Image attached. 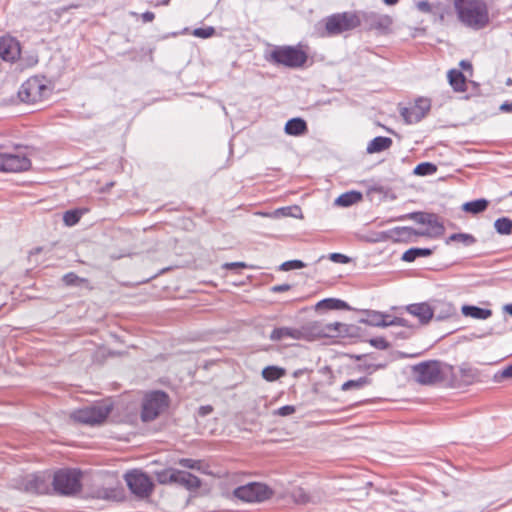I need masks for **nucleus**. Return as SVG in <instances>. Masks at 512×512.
I'll return each instance as SVG.
<instances>
[{
  "label": "nucleus",
  "mask_w": 512,
  "mask_h": 512,
  "mask_svg": "<svg viewBox=\"0 0 512 512\" xmlns=\"http://www.w3.org/2000/svg\"><path fill=\"white\" fill-rule=\"evenodd\" d=\"M459 21L468 28L481 30L490 21L488 6L483 0H454Z\"/></svg>",
  "instance_id": "f257e3e1"
},
{
  "label": "nucleus",
  "mask_w": 512,
  "mask_h": 512,
  "mask_svg": "<svg viewBox=\"0 0 512 512\" xmlns=\"http://www.w3.org/2000/svg\"><path fill=\"white\" fill-rule=\"evenodd\" d=\"M338 322L324 323L320 321H311L300 328L290 329V338L298 340L313 341L323 337H333L340 332Z\"/></svg>",
  "instance_id": "f03ea898"
},
{
  "label": "nucleus",
  "mask_w": 512,
  "mask_h": 512,
  "mask_svg": "<svg viewBox=\"0 0 512 512\" xmlns=\"http://www.w3.org/2000/svg\"><path fill=\"white\" fill-rule=\"evenodd\" d=\"M410 219L418 224L426 226L425 229L416 230L419 236L436 237L444 232V226L440 222L439 217L433 213L412 212L398 217L396 220L403 221Z\"/></svg>",
  "instance_id": "7ed1b4c3"
},
{
  "label": "nucleus",
  "mask_w": 512,
  "mask_h": 512,
  "mask_svg": "<svg viewBox=\"0 0 512 512\" xmlns=\"http://www.w3.org/2000/svg\"><path fill=\"white\" fill-rule=\"evenodd\" d=\"M81 473L76 470L62 469L57 471L51 483L56 492L62 495H72L80 491Z\"/></svg>",
  "instance_id": "20e7f679"
},
{
  "label": "nucleus",
  "mask_w": 512,
  "mask_h": 512,
  "mask_svg": "<svg viewBox=\"0 0 512 512\" xmlns=\"http://www.w3.org/2000/svg\"><path fill=\"white\" fill-rule=\"evenodd\" d=\"M324 21L326 34L329 36L352 30L361 25L360 16L353 12L333 14Z\"/></svg>",
  "instance_id": "39448f33"
},
{
  "label": "nucleus",
  "mask_w": 512,
  "mask_h": 512,
  "mask_svg": "<svg viewBox=\"0 0 512 512\" xmlns=\"http://www.w3.org/2000/svg\"><path fill=\"white\" fill-rule=\"evenodd\" d=\"M48 93V87L39 77H31L26 80L18 91L19 99L28 104L42 101Z\"/></svg>",
  "instance_id": "423d86ee"
},
{
  "label": "nucleus",
  "mask_w": 512,
  "mask_h": 512,
  "mask_svg": "<svg viewBox=\"0 0 512 512\" xmlns=\"http://www.w3.org/2000/svg\"><path fill=\"white\" fill-rule=\"evenodd\" d=\"M31 161L26 153L20 147L15 148L14 152L0 151V171L1 172H21L28 170Z\"/></svg>",
  "instance_id": "0eeeda50"
},
{
  "label": "nucleus",
  "mask_w": 512,
  "mask_h": 512,
  "mask_svg": "<svg viewBox=\"0 0 512 512\" xmlns=\"http://www.w3.org/2000/svg\"><path fill=\"white\" fill-rule=\"evenodd\" d=\"M111 410V404L102 403L76 410L73 412L72 417L78 422L95 425L102 423L108 417Z\"/></svg>",
  "instance_id": "6e6552de"
},
{
  "label": "nucleus",
  "mask_w": 512,
  "mask_h": 512,
  "mask_svg": "<svg viewBox=\"0 0 512 512\" xmlns=\"http://www.w3.org/2000/svg\"><path fill=\"white\" fill-rule=\"evenodd\" d=\"M167 405V395L164 392L156 391L147 395L142 404V420L145 422L154 420Z\"/></svg>",
  "instance_id": "1a4fd4ad"
},
{
  "label": "nucleus",
  "mask_w": 512,
  "mask_h": 512,
  "mask_svg": "<svg viewBox=\"0 0 512 512\" xmlns=\"http://www.w3.org/2000/svg\"><path fill=\"white\" fill-rule=\"evenodd\" d=\"M125 481L133 494L140 498L148 497L153 491V483L148 475L138 470L125 474Z\"/></svg>",
  "instance_id": "9d476101"
},
{
  "label": "nucleus",
  "mask_w": 512,
  "mask_h": 512,
  "mask_svg": "<svg viewBox=\"0 0 512 512\" xmlns=\"http://www.w3.org/2000/svg\"><path fill=\"white\" fill-rule=\"evenodd\" d=\"M270 495L268 487L262 483H249L234 490V496L245 502H262Z\"/></svg>",
  "instance_id": "9b49d317"
},
{
  "label": "nucleus",
  "mask_w": 512,
  "mask_h": 512,
  "mask_svg": "<svg viewBox=\"0 0 512 512\" xmlns=\"http://www.w3.org/2000/svg\"><path fill=\"white\" fill-rule=\"evenodd\" d=\"M51 479L49 473L30 474L23 478L20 488L29 493L46 494L50 491Z\"/></svg>",
  "instance_id": "f8f14e48"
},
{
  "label": "nucleus",
  "mask_w": 512,
  "mask_h": 512,
  "mask_svg": "<svg viewBox=\"0 0 512 512\" xmlns=\"http://www.w3.org/2000/svg\"><path fill=\"white\" fill-rule=\"evenodd\" d=\"M413 374L417 382L432 384L441 379V369L437 361L422 362L413 367Z\"/></svg>",
  "instance_id": "ddd939ff"
},
{
  "label": "nucleus",
  "mask_w": 512,
  "mask_h": 512,
  "mask_svg": "<svg viewBox=\"0 0 512 512\" xmlns=\"http://www.w3.org/2000/svg\"><path fill=\"white\" fill-rule=\"evenodd\" d=\"M361 24L369 30H377L380 33H387L392 25V18L377 12H360Z\"/></svg>",
  "instance_id": "4468645a"
},
{
  "label": "nucleus",
  "mask_w": 512,
  "mask_h": 512,
  "mask_svg": "<svg viewBox=\"0 0 512 512\" xmlns=\"http://www.w3.org/2000/svg\"><path fill=\"white\" fill-rule=\"evenodd\" d=\"M430 107L431 103L429 99L419 98L410 107L403 108L401 115L406 123H417L425 117V115L430 110Z\"/></svg>",
  "instance_id": "2eb2a0df"
},
{
  "label": "nucleus",
  "mask_w": 512,
  "mask_h": 512,
  "mask_svg": "<svg viewBox=\"0 0 512 512\" xmlns=\"http://www.w3.org/2000/svg\"><path fill=\"white\" fill-rule=\"evenodd\" d=\"M21 49L19 42L10 36L0 38V57L4 61L14 62L20 56Z\"/></svg>",
  "instance_id": "dca6fc26"
},
{
  "label": "nucleus",
  "mask_w": 512,
  "mask_h": 512,
  "mask_svg": "<svg viewBox=\"0 0 512 512\" xmlns=\"http://www.w3.org/2000/svg\"><path fill=\"white\" fill-rule=\"evenodd\" d=\"M405 310L410 315L417 318L419 323L422 325L428 324L431 321V319L434 317V310L431 307V304H429L427 302L414 303V304L407 305L405 307Z\"/></svg>",
  "instance_id": "f3484780"
},
{
  "label": "nucleus",
  "mask_w": 512,
  "mask_h": 512,
  "mask_svg": "<svg viewBox=\"0 0 512 512\" xmlns=\"http://www.w3.org/2000/svg\"><path fill=\"white\" fill-rule=\"evenodd\" d=\"M313 63L306 45L290 46V68H302Z\"/></svg>",
  "instance_id": "a211bd4d"
},
{
  "label": "nucleus",
  "mask_w": 512,
  "mask_h": 512,
  "mask_svg": "<svg viewBox=\"0 0 512 512\" xmlns=\"http://www.w3.org/2000/svg\"><path fill=\"white\" fill-rule=\"evenodd\" d=\"M386 235L394 242H412L419 237L416 229L407 226L392 228L386 232Z\"/></svg>",
  "instance_id": "6ab92c4d"
},
{
  "label": "nucleus",
  "mask_w": 512,
  "mask_h": 512,
  "mask_svg": "<svg viewBox=\"0 0 512 512\" xmlns=\"http://www.w3.org/2000/svg\"><path fill=\"white\" fill-rule=\"evenodd\" d=\"M174 484H178L187 490H197L201 486V480L190 472L175 469Z\"/></svg>",
  "instance_id": "aec40b11"
},
{
  "label": "nucleus",
  "mask_w": 512,
  "mask_h": 512,
  "mask_svg": "<svg viewBox=\"0 0 512 512\" xmlns=\"http://www.w3.org/2000/svg\"><path fill=\"white\" fill-rule=\"evenodd\" d=\"M431 307L434 310L436 320H445L456 314L455 306L447 301H435Z\"/></svg>",
  "instance_id": "412c9836"
},
{
  "label": "nucleus",
  "mask_w": 512,
  "mask_h": 512,
  "mask_svg": "<svg viewBox=\"0 0 512 512\" xmlns=\"http://www.w3.org/2000/svg\"><path fill=\"white\" fill-rule=\"evenodd\" d=\"M392 145V139L389 137L378 136L372 139L366 148L369 154L379 153L387 150Z\"/></svg>",
  "instance_id": "4be33fe9"
},
{
  "label": "nucleus",
  "mask_w": 512,
  "mask_h": 512,
  "mask_svg": "<svg viewBox=\"0 0 512 512\" xmlns=\"http://www.w3.org/2000/svg\"><path fill=\"white\" fill-rule=\"evenodd\" d=\"M461 312L466 317H472L480 320H485L492 315V311L490 309H484L472 305H463Z\"/></svg>",
  "instance_id": "5701e85b"
},
{
  "label": "nucleus",
  "mask_w": 512,
  "mask_h": 512,
  "mask_svg": "<svg viewBox=\"0 0 512 512\" xmlns=\"http://www.w3.org/2000/svg\"><path fill=\"white\" fill-rule=\"evenodd\" d=\"M448 80L449 84L456 92H464L466 90V79L461 71L451 69L448 72Z\"/></svg>",
  "instance_id": "b1692460"
},
{
  "label": "nucleus",
  "mask_w": 512,
  "mask_h": 512,
  "mask_svg": "<svg viewBox=\"0 0 512 512\" xmlns=\"http://www.w3.org/2000/svg\"><path fill=\"white\" fill-rule=\"evenodd\" d=\"M290 497L293 499L294 502L299 504H306V503H318L320 502V496L318 495H310L305 492V490L301 487H296L293 489V491L290 493Z\"/></svg>",
  "instance_id": "393cba45"
},
{
  "label": "nucleus",
  "mask_w": 512,
  "mask_h": 512,
  "mask_svg": "<svg viewBox=\"0 0 512 512\" xmlns=\"http://www.w3.org/2000/svg\"><path fill=\"white\" fill-rule=\"evenodd\" d=\"M362 199V194L358 191H349L341 194L335 199V205L349 207Z\"/></svg>",
  "instance_id": "a878e982"
},
{
  "label": "nucleus",
  "mask_w": 512,
  "mask_h": 512,
  "mask_svg": "<svg viewBox=\"0 0 512 512\" xmlns=\"http://www.w3.org/2000/svg\"><path fill=\"white\" fill-rule=\"evenodd\" d=\"M432 254V250L429 248H410L405 251L401 259L405 262H413L420 257H428Z\"/></svg>",
  "instance_id": "bb28decb"
},
{
  "label": "nucleus",
  "mask_w": 512,
  "mask_h": 512,
  "mask_svg": "<svg viewBox=\"0 0 512 512\" xmlns=\"http://www.w3.org/2000/svg\"><path fill=\"white\" fill-rule=\"evenodd\" d=\"M346 307H347L346 302H344L340 299H334V298L323 299L315 305L316 310H320V309L335 310V309H343Z\"/></svg>",
  "instance_id": "cd10ccee"
},
{
  "label": "nucleus",
  "mask_w": 512,
  "mask_h": 512,
  "mask_svg": "<svg viewBox=\"0 0 512 512\" xmlns=\"http://www.w3.org/2000/svg\"><path fill=\"white\" fill-rule=\"evenodd\" d=\"M488 202L485 199H478L463 204L462 208L465 212L477 214L487 208Z\"/></svg>",
  "instance_id": "c85d7f7f"
},
{
  "label": "nucleus",
  "mask_w": 512,
  "mask_h": 512,
  "mask_svg": "<svg viewBox=\"0 0 512 512\" xmlns=\"http://www.w3.org/2000/svg\"><path fill=\"white\" fill-rule=\"evenodd\" d=\"M307 132V124L302 118H290V136H301Z\"/></svg>",
  "instance_id": "c756f323"
},
{
  "label": "nucleus",
  "mask_w": 512,
  "mask_h": 512,
  "mask_svg": "<svg viewBox=\"0 0 512 512\" xmlns=\"http://www.w3.org/2000/svg\"><path fill=\"white\" fill-rule=\"evenodd\" d=\"M270 60L276 64L288 66V47H279L270 54Z\"/></svg>",
  "instance_id": "7c9ffc66"
},
{
  "label": "nucleus",
  "mask_w": 512,
  "mask_h": 512,
  "mask_svg": "<svg viewBox=\"0 0 512 512\" xmlns=\"http://www.w3.org/2000/svg\"><path fill=\"white\" fill-rule=\"evenodd\" d=\"M370 382H371V380L367 377H360L355 380H348L342 384L341 390L342 391H349L352 389L359 390V389H362L363 387L369 385Z\"/></svg>",
  "instance_id": "2f4dec72"
},
{
  "label": "nucleus",
  "mask_w": 512,
  "mask_h": 512,
  "mask_svg": "<svg viewBox=\"0 0 512 512\" xmlns=\"http://www.w3.org/2000/svg\"><path fill=\"white\" fill-rule=\"evenodd\" d=\"M286 374L285 369L276 366H268L262 370V376L267 381H274Z\"/></svg>",
  "instance_id": "473e14b6"
},
{
  "label": "nucleus",
  "mask_w": 512,
  "mask_h": 512,
  "mask_svg": "<svg viewBox=\"0 0 512 512\" xmlns=\"http://www.w3.org/2000/svg\"><path fill=\"white\" fill-rule=\"evenodd\" d=\"M494 228L501 235H510L512 233V220L507 217L498 218L494 222Z\"/></svg>",
  "instance_id": "72a5a7b5"
},
{
  "label": "nucleus",
  "mask_w": 512,
  "mask_h": 512,
  "mask_svg": "<svg viewBox=\"0 0 512 512\" xmlns=\"http://www.w3.org/2000/svg\"><path fill=\"white\" fill-rule=\"evenodd\" d=\"M437 172V166L430 162H422L414 168V174L417 176H430Z\"/></svg>",
  "instance_id": "f704fd0d"
},
{
  "label": "nucleus",
  "mask_w": 512,
  "mask_h": 512,
  "mask_svg": "<svg viewBox=\"0 0 512 512\" xmlns=\"http://www.w3.org/2000/svg\"><path fill=\"white\" fill-rule=\"evenodd\" d=\"M450 242H458L464 246H470L475 243V238L467 233H454L446 241L447 244Z\"/></svg>",
  "instance_id": "c9c22d12"
},
{
  "label": "nucleus",
  "mask_w": 512,
  "mask_h": 512,
  "mask_svg": "<svg viewBox=\"0 0 512 512\" xmlns=\"http://www.w3.org/2000/svg\"><path fill=\"white\" fill-rule=\"evenodd\" d=\"M177 463L184 468L197 470L202 473H206V470L204 469L203 462L201 460L190 459V458H181L178 460Z\"/></svg>",
  "instance_id": "e433bc0d"
},
{
  "label": "nucleus",
  "mask_w": 512,
  "mask_h": 512,
  "mask_svg": "<svg viewBox=\"0 0 512 512\" xmlns=\"http://www.w3.org/2000/svg\"><path fill=\"white\" fill-rule=\"evenodd\" d=\"M175 468H167L156 473L157 481L160 484H174Z\"/></svg>",
  "instance_id": "4c0bfd02"
},
{
  "label": "nucleus",
  "mask_w": 512,
  "mask_h": 512,
  "mask_svg": "<svg viewBox=\"0 0 512 512\" xmlns=\"http://www.w3.org/2000/svg\"><path fill=\"white\" fill-rule=\"evenodd\" d=\"M81 213L78 210H69L64 213L63 221L67 226H74L79 222Z\"/></svg>",
  "instance_id": "58836bf2"
},
{
  "label": "nucleus",
  "mask_w": 512,
  "mask_h": 512,
  "mask_svg": "<svg viewBox=\"0 0 512 512\" xmlns=\"http://www.w3.org/2000/svg\"><path fill=\"white\" fill-rule=\"evenodd\" d=\"M382 319H383L382 312L369 311L365 322L372 326L383 327Z\"/></svg>",
  "instance_id": "ea45409f"
},
{
  "label": "nucleus",
  "mask_w": 512,
  "mask_h": 512,
  "mask_svg": "<svg viewBox=\"0 0 512 512\" xmlns=\"http://www.w3.org/2000/svg\"><path fill=\"white\" fill-rule=\"evenodd\" d=\"M192 34L195 37L206 39L212 37L215 34V29L212 26L205 28H196L193 30Z\"/></svg>",
  "instance_id": "a19ab883"
},
{
  "label": "nucleus",
  "mask_w": 512,
  "mask_h": 512,
  "mask_svg": "<svg viewBox=\"0 0 512 512\" xmlns=\"http://www.w3.org/2000/svg\"><path fill=\"white\" fill-rule=\"evenodd\" d=\"M371 345L378 349H386L388 347L387 341L382 337H376L370 340Z\"/></svg>",
  "instance_id": "79ce46f5"
},
{
  "label": "nucleus",
  "mask_w": 512,
  "mask_h": 512,
  "mask_svg": "<svg viewBox=\"0 0 512 512\" xmlns=\"http://www.w3.org/2000/svg\"><path fill=\"white\" fill-rule=\"evenodd\" d=\"M330 260H332L333 262H336V263H342V264H346L349 262V258L344 255V254H341V253H332L330 254Z\"/></svg>",
  "instance_id": "37998d69"
},
{
  "label": "nucleus",
  "mask_w": 512,
  "mask_h": 512,
  "mask_svg": "<svg viewBox=\"0 0 512 512\" xmlns=\"http://www.w3.org/2000/svg\"><path fill=\"white\" fill-rule=\"evenodd\" d=\"M285 335H288L287 328L274 329L270 335V338L272 340H278V339H281Z\"/></svg>",
  "instance_id": "c03bdc74"
},
{
  "label": "nucleus",
  "mask_w": 512,
  "mask_h": 512,
  "mask_svg": "<svg viewBox=\"0 0 512 512\" xmlns=\"http://www.w3.org/2000/svg\"><path fill=\"white\" fill-rule=\"evenodd\" d=\"M79 280V277L75 273H67L63 276V281L67 285H73Z\"/></svg>",
  "instance_id": "a18cd8bd"
},
{
  "label": "nucleus",
  "mask_w": 512,
  "mask_h": 512,
  "mask_svg": "<svg viewBox=\"0 0 512 512\" xmlns=\"http://www.w3.org/2000/svg\"><path fill=\"white\" fill-rule=\"evenodd\" d=\"M416 7L421 12H424V13L431 12V5L427 1H418V2H416Z\"/></svg>",
  "instance_id": "49530a36"
},
{
  "label": "nucleus",
  "mask_w": 512,
  "mask_h": 512,
  "mask_svg": "<svg viewBox=\"0 0 512 512\" xmlns=\"http://www.w3.org/2000/svg\"><path fill=\"white\" fill-rule=\"evenodd\" d=\"M396 316H391L383 313V327L395 326Z\"/></svg>",
  "instance_id": "de8ad7c7"
},
{
  "label": "nucleus",
  "mask_w": 512,
  "mask_h": 512,
  "mask_svg": "<svg viewBox=\"0 0 512 512\" xmlns=\"http://www.w3.org/2000/svg\"><path fill=\"white\" fill-rule=\"evenodd\" d=\"M290 217L302 219L303 215H302L301 208L297 205L290 206Z\"/></svg>",
  "instance_id": "09e8293b"
},
{
  "label": "nucleus",
  "mask_w": 512,
  "mask_h": 512,
  "mask_svg": "<svg viewBox=\"0 0 512 512\" xmlns=\"http://www.w3.org/2000/svg\"><path fill=\"white\" fill-rule=\"evenodd\" d=\"M246 264L244 262H231V263H225L223 265V268L225 269H239V268H245Z\"/></svg>",
  "instance_id": "8fccbe9b"
},
{
  "label": "nucleus",
  "mask_w": 512,
  "mask_h": 512,
  "mask_svg": "<svg viewBox=\"0 0 512 512\" xmlns=\"http://www.w3.org/2000/svg\"><path fill=\"white\" fill-rule=\"evenodd\" d=\"M272 216L275 218L288 216V207H281L273 211Z\"/></svg>",
  "instance_id": "3c124183"
},
{
  "label": "nucleus",
  "mask_w": 512,
  "mask_h": 512,
  "mask_svg": "<svg viewBox=\"0 0 512 512\" xmlns=\"http://www.w3.org/2000/svg\"><path fill=\"white\" fill-rule=\"evenodd\" d=\"M306 264L301 260H290V270L304 268Z\"/></svg>",
  "instance_id": "603ef678"
},
{
  "label": "nucleus",
  "mask_w": 512,
  "mask_h": 512,
  "mask_svg": "<svg viewBox=\"0 0 512 512\" xmlns=\"http://www.w3.org/2000/svg\"><path fill=\"white\" fill-rule=\"evenodd\" d=\"M500 377L512 378V363L501 371Z\"/></svg>",
  "instance_id": "864d4df0"
},
{
  "label": "nucleus",
  "mask_w": 512,
  "mask_h": 512,
  "mask_svg": "<svg viewBox=\"0 0 512 512\" xmlns=\"http://www.w3.org/2000/svg\"><path fill=\"white\" fill-rule=\"evenodd\" d=\"M142 17V20L145 22V23H148V22H152L155 18V15L153 12H150V11H147L145 13H143L141 15Z\"/></svg>",
  "instance_id": "5fc2aeb1"
},
{
  "label": "nucleus",
  "mask_w": 512,
  "mask_h": 512,
  "mask_svg": "<svg viewBox=\"0 0 512 512\" xmlns=\"http://www.w3.org/2000/svg\"><path fill=\"white\" fill-rule=\"evenodd\" d=\"M395 326L409 327V324L405 318L396 316Z\"/></svg>",
  "instance_id": "6e6d98bb"
},
{
  "label": "nucleus",
  "mask_w": 512,
  "mask_h": 512,
  "mask_svg": "<svg viewBox=\"0 0 512 512\" xmlns=\"http://www.w3.org/2000/svg\"><path fill=\"white\" fill-rule=\"evenodd\" d=\"M212 412V407L207 405V406H201L199 408V414L202 415V416H206L208 414H210Z\"/></svg>",
  "instance_id": "4d7b16f0"
},
{
  "label": "nucleus",
  "mask_w": 512,
  "mask_h": 512,
  "mask_svg": "<svg viewBox=\"0 0 512 512\" xmlns=\"http://www.w3.org/2000/svg\"><path fill=\"white\" fill-rule=\"evenodd\" d=\"M500 110L503 111V112H507V113L512 112V102L511 103H509V102L503 103L500 106Z\"/></svg>",
  "instance_id": "13d9d810"
},
{
  "label": "nucleus",
  "mask_w": 512,
  "mask_h": 512,
  "mask_svg": "<svg viewBox=\"0 0 512 512\" xmlns=\"http://www.w3.org/2000/svg\"><path fill=\"white\" fill-rule=\"evenodd\" d=\"M385 367V364H372L368 366V369L370 370V373L378 370L383 369Z\"/></svg>",
  "instance_id": "bf43d9fd"
},
{
  "label": "nucleus",
  "mask_w": 512,
  "mask_h": 512,
  "mask_svg": "<svg viewBox=\"0 0 512 512\" xmlns=\"http://www.w3.org/2000/svg\"><path fill=\"white\" fill-rule=\"evenodd\" d=\"M460 66L464 69V70H471L472 69V65L469 61H466V60H462L460 62Z\"/></svg>",
  "instance_id": "052dcab7"
},
{
  "label": "nucleus",
  "mask_w": 512,
  "mask_h": 512,
  "mask_svg": "<svg viewBox=\"0 0 512 512\" xmlns=\"http://www.w3.org/2000/svg\"><path fill=\"white\" fill-rule=\"evenodd\" d=\"M277 413L281 416H287L288 415V405L283 406L277 410Z\"/></svg>",
  "instance_id": "680f3d73"
},
{
  "label": "nucleus",
  "mask_w": 512,
  "mask_h": 512,
  "mask_svg": "<svg viewBox=\"0 0 512 512\" xmlns=\"http://www.w3.org/2000/svg\"><path fill=\"white\" fill-rule=\"evenodd\" d=\"M273 291H285V290H288V284H282V285H278V286H274L272 288Z\"/></svg>",
  "instance_id": "e2e57ef3"
},
{
  "label": "nucleus",
  "mask_w": 512,
  "mask_h": 512,
  "mask_svg": "<svg viewBox=\"0 0 512 512\" xmlns=\"http://www.w3.org/2000/svg\"><path fill=\"white\" fill-rule=\"evenodd\" d=\"M503 310L512 316V304H506L503 307Z\"/></svg>",
  "instance_id": "0e129e2a"
},
{
  "label": "nucleus",
  "mask_w": 512,
  "mask_h": 512,
  "mask_svg": "<svg viewBox=\"0 0 512 512\" xmlns=\"http://www.w3.org/2000/svg\"><path fill=\"white\" fill-rule=\"evenodd\" d=\"M280 269H281V270H283V271H288V261L283 262V263L280 265Z\"/></svg>",
  "instance_id": "69168bd1"
},
{
  "label": "nucleus",
  "mask_w": 512,
  "mask_h": 512,
  "mask_svg": "<svg viewBox=\"0 0 512 512\" xmlns=\"http://www.w3.org/2000/svg\"><path fill=\"white\" fill-rule=\"evenodd\" d=\"M41 251H42V248L41 247H37V248H35L34 250H32L30 252V256H32L34 254H39Z\"/></svg>",
  "instance_id": "338daca9"
},
{
  "label": "nucleus",
  "mask_w": 512,
  "mask_h": 512,
  "mask_svg": "<svg viewBox=\"0 0 512 512\" xmlns=\"http://www.w3.org/2000/svg\"><path fill=\"white\" fill-rule=\"evenodd\" d=\"M383 2L387 5H395L398 0H383Z\"/></svg>",
  "instance_id": "774afa93"
}]
</instances>
